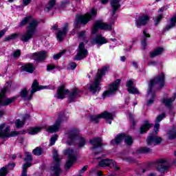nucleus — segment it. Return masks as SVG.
Here are the masks:
<instances>
[{
  "label": "nucleus",
  "mask_w": 176,
  "mask_h": 176,
  "mask_svg": "<svg viewBox=\"0 0 176 176\" xmlns=\"http://www.w3.org/2000/svg\"><path fill=\"white\" fill-rule=\"evenodd\" d=\"M44 127L46 126H43V127H35V128H32L30 131L29 132V134H31L32 135H35V134H38L43 129Z\"/></svg>",
  "instance_id": "obj_39"
},
{
  "label": "nucleus",
  "mask_w": 176,
  "mask_h": 176,
  "mask_svg": "<svg viewBox=\"0 0 176 176\" xmlns=\"http://www.w3.org/2000/svg\"><path fill=\"white\" fill-rule=\"evenodd\" d=\"M7 31L8 30L6 29H3V30L0 31V38H2V36L5 35Z\"/></svg>",
  "instance_id": "obj_57"
},
{
  "label": "nucleus",
  "mask_w": 176,
  "mask_h": 176,
  "mask_svg": "<svg viewBox=\"0 0 176 176\" xmlns=\"http://www.w3.org/2000/svg\"><path fill=\"white\" fill-rule=\"evenodd\" d=\"M168 140H175L176 138V130L175 128H173L171 129H170L169 131H168Z\"/></svg>",
  "instance_id": "obj_37"
},
{
  "label": "nucleus",
  "mask_w": 176,
  "mask_h": 176,
  "mask_svg": "<svg viewBox=\"0 0 176 176\" xmlns=\"http://www.w3.org/2000/svg\"><path fill=\"white\" fill-rule=\"evenodd\" d=\"M78 38H79V39H85L86 38V31L85 30H82L81 32H78Z\"/></svg>",
  "instance_id": "obj_46"
},
{
  "label": "nucleus",
  "mask_w": 176,
  "mask_h": 176,
  "mask_svg": "<svg viewBox=\"0 0 176 176\" xmlns=\"http://www.w3.org/2000/svg\"><path fill=\"white\" fill-rule=\"evenodd\" d=\"M133 80H129L126 81V87H129V89H130L131 87H132V86H133Z\"/></svg>",
  "instance_id": "obj_56"
},
{
  "label": "nucleus",
  "mask_w": 176,
  "mask_h": 176,
  "mask_svg": "<svg viewBox=\"0 0 176 176\" xmlns=\"http://www.w3.org/2000/svg\"><path fill=\"white\" fill-rule=\"evenodd\" d=\"M43 89H46V87L40 85L36 80H34L32 85V90L30 93L27 90L26 88H24L21 91V97L25 100V101H30V100H32V96L34 94L36 93V91H39V90H43Z\"/></svg>",
  "instance_id": "obj_3"
},
{
  "label": "nucleus",
  "mask_w": 176,
  "mask_h": 176,
  "mask_svg": "<svg viewBox=\"0 0 176 176\" xmlns=\"http://www.w3.org/2000/svg\"><path fill=\"white\" fill-rule=\"evenodd\" d=\"M175 24H176V14L174 15L173 17L170 19V25H166L164 28V31H168L169 30H171V28H174V27H175Z\"/></svg>",
  "instance_id": "obj_32"
},
{
  "label": "nucleus",
  "mask_w": 176,
  "mask_h": 176,
  "mask_svg": "<svg viewBox=\"0 0 176 176\" xmlns=\"http://www.w3.org/2000/svg\"><path fill=\"white\" fill-rule=\"evenodd\" d=\"M153 126V124L149 123V121L144 120V124L140 126V134H144V133H146L148 130L151 129Z\"/></svg>",
  "instance_id": "obj_28"
},
{
  "label": "nucleus",
  "mask_w": 176,
  "mask_h": 176,
  "mask_svg": "<svg viewBox=\"0 0 176 176\" xmlns=\"http://www.w3.org/2000/svg\"><path fill=\"white\" fill-rule=\"evenodd\" d=\"M75 137H76L75 133L69 135V138L72 140V141H74V140H75Z\"/></svg>",
  "instance_id": "obj_61"
},
{
  "label": "nucleus",
  "mask_w": 176,
  "mask_h": 176,
  "mask_svg": "<svg viewBox=\"0 0 176 176\" xmlns=\"http://www.w3.org/2000/svg\"><path fill=\"white\" fill-rule=\"evenodd\" d=\"M154 85H157L160 87H163L164 86V74L161 73L160 75L155 77L154 79L150 81L148 88L147 89V96L148 97L151 96V98L147 101V105L148 106L152 105V104L155 102L156 96L155 95V93L152 92V89L153 88Z\"/></svg>",
  "instance_id": "obj_1"
},
{
  "label": "nucleus",
  "mask_w": 176,
  "mask_h": 176,
  "mask_svg": "<svg viewBox=\"0 0 176 176\" xmlns=\"http://www.w3.org/2000/svg\"><path fill=\"white\" fill-rule=\"evenodd\" d=\"M142 46L143 49L146 47V40L144 38V41H142Z\"/></svg>",
  "instance_id": "obj_58"
},
{
  "label": "nucleus",
  "mask_w": 176,
  "mask_h": 176,
  "mask_svg": "<svg viewBox=\"0 0 176 176\" xmlns=\"http://www.w3.org/2000/svg\"><path fill=\"white\" fill-rule=\"evenodd\" d=\"M132 65H133V67H135V68H138V65L137 64V63L132 62Z\"/></svg>",
  "instance_id": "obj_63"
},
{
  "label": "nucleus",
  "mask_w": 176,
  "mask_h": 176,
  "mask_svg": "<svg viewBox=\"0 0 176 176\" xmlns=\"http://www.w3.org/2000/svg\"><path fill=\"white\" fill-rule=\"evenodd\" d=\"M79 94V89L76 88L74 89L73 92L69 96V102H73L76 98V96Z\"/></svg>",
  "instance_id": "obj_36"
},
{
  "label": "nucleus",
  "mask_w": 176,
  "mask_h": 176,
  "mask_svg": "<svg viewBox=\"0 0 176 176\" xmlns=\"http://www.w3.org/2000/svg\"><path fill=\"white\" fill-rule=\"evenodd\" d=\"M57 138H58V136L55 135L54 136H52L50 138V146H52V145H54V144H56V141L57 140Z\"/></svg>",
  "instance_id": "obj_50"
},
{
  "label": "nucleus",
  "mask_w": 176,
  "mask_h": 176,
  "mask_svg": "<svg viewBox=\"0 0 176 176\" xmlns=\"http://www.w3.org/2000/svg\"><path fill=\"white\" fill-rule=\"evenodd\" d=\"M56 68V66L54 65H48L47 66V71H53Z\"/></svg>",
  "instance_id": "obj_54"
},
{
  "label": "nucleus",
  "mask_w": 176,
  "mask_h": 176,
  "mask_svg": "<svg viewBox=\"0 0 176 176\" xmlns=\"http://www.w3.org/2000/svg\"><path fill=\"white\" fill-rule=\"evenodd\" d=\"M101 3H102L103 5H105V3H108V0H101Z\"/></svg>",
  "instance_id": "obj_64"
},
{
  "label": "nucleus",
  "mask_w": 176,
  "mask_h": 176,
  "mask_svg": "<svg viewBox=\"0 0 176 176\" xmlns=\"http://www.w3.org/2000/svg\"><path fill=\"white\" fill-rule=\"evenodd\" d=\"M68 93H69V91H68V89H65V85H62L58 89L56 97L57 98L63 100V98H65V96L68 94Z\"/></svg>",
  "instance_id": "obj_23"
},
{
  "label": "nucleus",
  "mask_w": 176,
  "mask_h": 176,
  "mask_svg": "<svg viewBox=\"0 0 176 176\" xmlns=\"http://www.w3.org/2000/svg\"><path fill=\"white\" fill-rule=\"evenodd\" d=\"M25 157L24 160L26 163L23 165V170L21 176H27V169L28 167H31V166H32V155L31 153H30V152H25Z\"/></svg>",
  "instance_id": "obj_14"
},
{
  "label": "nucleus",
  "mask_w": 176,
  "mask_h": 176,
  "mask_svg": "<svg viewBox=\"0 0 176 176\" xmlns=\"http://www.w3.org/2000/svg\"><path fill=\"white\" fill-rule=\"evenodd\" d=\"M107 42V38L101 34L97 35L96 38H92L91 41V45H104Z\"/></svg>",
  "instance_id": "obj_22"
},
{
  "label": "nucleus",
  "mask_w": 176,
  "mask_h": 176,
  "mask_svg": "<svg viewBox=\"0 0 176 176\" xmlns=\"http://www.w3.org/2000/svg\"><path fill=\"white\" fill-rule=\"evenodd\" d=\"M164 118H166V113H162L161 115L157 116L155 119V123H160Z\"/></svg>",
  "instance_id": "obj_43"
},
{
  "label": "nucleus",
  "mask_w": 176,
  "mask_h": 176,
  "mask_svg": "<svg viewBox=\"0 0 176 176\" xmlns=\"http://www.w3.org/2000/svg\"><path fill=\"white\" fill-rule=\"evenodd\" d=\"M97 14V10L92 9L91 13L85 14V15H77L76 18V23L79 24H87L92 17Z\"/></svg>",
  "instance_id": "obj_7"
},
{
  "label": "nucleus",
  "mask_w": 176,
  "mask_h": 176,
  "mask_svg": "<svg viewBox=\"0 0 176 176\" xmlns=\"http://www.w3.org/2000/svg\"><path fill=\"white\" fill-rule=\"evenodd\" d=\"M128 91L131 94H138V89H137V88H134L133 87H131V88H129L128 89Z\"/></svg>",
  "instance_id": "obj_48"
},
{
  "label": "nucleus",
  "mask_w": 176,
  "mask_h": 176,
  "mask_svg": "<svg viewBox=\"0 0 176 176\" xmlns=\"http://www.w3.org/2000/svg\"><path fill=\"white\" fill-rule=\"evenodd\" d=\"M21 70L28 74H32L35 71V67L32 63H28L21 67Z\"/></svg>",
  "instance_id": "obj_25"
},
{
  "label": "nucleus",
  "mask_w": 176,
  "mask_h": 176,
  "mask_svg": "<svg viewBox=\"0 0 176 176\" xmlns=\"http://www.w3.org/2000/svg\"><path fill=\"white\" fill-rule=\"evenodd\" d=\"M163 52H164V49L163 47L156 48L150 53V57H151V58H153L155 57H157V56H160V54H162Z\"/></svg>",
  "instance_id": "obj_30"
},
{
  "label": "nucleus",
  "mask_w": 176,
  "mask_h": 176,
  "mask_svg": "<svg viewBox=\"0 0 176 176\" xmlns=\"http://www.w3.org/2000/svg\"><path fill=\"white\" fill-rule=\"evenodd\" d=\"M56 5V0H50L48 4L45 8V12H50Z\"/></svg>",
  "instance_id": "obj_38"
},
{
  "label": "nucleus",
  "mask_w": 176,
  "mask_h": 176,
  "mask_svg": "<svg viewBox=\"0 0 176 176\" xmlns=\"http://www.w3.org/2000/svg\"><path fill=\"white\" fill-rule=\"evenodd\" d=\"M64 53H65V50H63L61 52H59L58 54L54 55V60H58V58H60V57H61L64 54Z\"/></svg>",
  "instance_id": "obj_49"
},
{
  "label": "nucleus",
  "mask_w": 176,
  "mask_h": 176,
  "mask_svg": "<svg viewBox=\"0 0 176 176\" xmlns=\"http://www.w3.org/2000/svg\"><path fill=\"white\" fill-rule=\"evenodd\" d=\"M163 19V14H160L154 19L155 25H157L162 19Z\"/></svg>",
  "instance_id": "obj_45"
},
{
  "label": "nucleus",
  "mask_w": 176,
  "mask_h": 176,
  "mask_svg": "<svg viewBox=\"0 0 176 176\" xmlns=\"http://www.w3.org/2000/svg\"><path fill=\"white\" fill-rule=\"evenodd\" d=\"M163 52H164V49L163 47L156 48L150 53V57H151V58H153L155 57H157V56H160V54H162Z\"/></svg>",
  "instance_id": "obj_31"
},
{
  "label": "nucleus",
  "mask_w": 176,
  "mask_h": 176,
  "mask_svg": "<svg viewBox=\"0 0 176 176\" xmlns=\"http://www.w3.org/2000/svg\"><path fill=\"white\" fill-rule=\"evenodd\" d=\"M90 144L93 145L91 149H96V148L102 146V140L100 138H95L90 140Z\"/></svg>",
  "instance_id": "obj_24"
},
{
  "label": "nucleus",
  "mask_w": 176,
  "mask_h": 176,
  "mask_svg": "<svg viewBox=\"0 0 176 176\" xmlns=\"http://www.w3.org/2000/svg\"><path fill=\"white\" fill-rule=\"evenodd\" d=\"M108 69H109V66H104L101 69H98L96 77L89 87L90 91H91L93 94H96L97 91H100L101 90V87H100L101 78L105 75V72L108 71Z\"/></svg>",
  "instance_id": "obj_2"
},
{
  "label": "nucleus",
  "mask_w": 176,
  "mask_h": 176,
  "mask_svg": "<svg viewBox=\"0 0 176 176\" xmlns=\"http://www.w3.org/2000/svg\"><path fill=\"white\" fill-rule=\"evenodd\" d=\"M129 116L131 122H132V127L134 128L135 126V120L134 119V115L129 113Z\"/></svg>",
  "instance_id": "obj_47"
},
{
  "label": "nucleus",
  "mask_w": 176,
  "mask_h": 176,
  "mask_svg": "<svg viewBox=\"0 0 176 176\" xmlns=\"http://www.w3.org/2000/svg\"><path fill=\"white\" fill-rule=\"evenodd\" d=\"M101 118H103L104 119H107V120H113V115H112V113H109L107 111H104L98 116H90L91 120H92V122H94L95 123H98V122L100 121V119H101Z\"/></svg>",
  "instance_id": "obj_17"
},
{
  "label": "nucleus",
  "mask_w": 176,
  "mask_h": 176,
  "mask_svg": "<svg viewBox=\"0 0 176 176\" xmlns=\"http://www.w3.org/2000/svg\"><path fill=\"white\" fill-rule=\"evenodd\" d=\"M147 23H149V16L143 15L138 17L136 20V25L138 28H140L141 25H145Z\"/></svg>",
  "instance_id": "obj_21"
},
{
  "label": "nucleus",
  "mask_w": 176,
  "mask_h": 176,
  "mask_svg": "<svg viewBox=\"0 0 176 176\" xmlns=\"http://www.w3.org/2000/svg\"><path fill=\"white\" fill-rule=\"evenodd\" d=\"M148 65H156L155 61L149 62Z\"/></svg>",
  "instance_id": "obj_62"
},
{
  "label": "nucleus",
  "mask_w": 176,
  "mask_h": 176,
  "mask_svg": "<svg viewBox=\"0 0 176 176\" xmlns=\"http://www.w3.org/2000/svg\"><path fill=\"white\" fill-rule=\"evenodd\" d=\"M76 68V63H71L69 65L68 69H75Z\"/></svg>",
  "instance_id": "obj_53"
},
{
  "label": "nucleus",
  "mask_w": 176,
  "mask_h": 176,
  "mask_svg": "<svg viewBox=\"0 0 176 176\" xmlns=\"http://www.w3.org/2000/svg\"><path fill=\"white\" fill-rule=\"evenodd\" d=\"M124 140L126 145L133 144V138H131V136L126 135V134H124Z\"/></svg>",
  "instance_id": "obj_40"
},
{
  "label": "nucleus",
  "mask_w": 176,
  "mask_h": 176,
  "mask_svg": "<svg viewBox=\"0 0 176 176\" xmlns=\"http://www.w3.org/2000/svg\"><path fill=\"white\" fill-rule=\"evenodd\" d=\"M87 54L89 53L87 50L85 49V43H80L78 45V52L76 56V60H82V58L87 57Z\"/></svg>",
  "instance_id": "obj_19"
},
{
  "label": "nucleus",
  "mask_w": 176,
  "mask_h": 176,
  "mask_svg": "<svg viewBox=\"0 0 176 176\" xmlns=\"http://www.w3.org/2000/svg\"><path fill=\"white\" fill-rule=\"evenodd\" d=\"M138 152L139 153H151L152 152V149L148 147H142L138 149Z\"/></svg>",
  "instance_id": "obj_41"
},
{
  "label": "nucleus",
  "mask_w": 176,
  "mask_h": 176,
  "mask_svg": "<svg viewBox=\"0 0 176 176\" xmlns=\"http://www.w3.org/2000/svg\"><path fill=\"white\" fill-rule=\"evenodd\" d=\"M20 134L19 132L16 131H12L10 133V126H6L5 128V124H1L0 125V138H8L9 137H16Z\"/></svg>",
  "instance_id": "obj_8"
},
{
  "label": "nucleus",
  "mask_w": 176,
  "mask_h": 176,
  "mask_svg": "<svg viewBox=\"0 0 176 176\" xmlns=\"http://www.w3.org/2000/svg\"><path fill=\"white\" fill-rule=\"evenodd\" d=\"M67 120L68 118L65 116H60L54 125L48 126V128L46 129V131L48 133H57V131L60 130V124H61L63 122H65V120Z\"/></svg>",
  "instance_id": "obj_13"
},
{
  "label": "nucleus",
  "mask_w": 176,
  "mask_h": 176,
  "mask_svg": "<svg viewBox=\"0 0 176 176\" xmlns=\"http://www.w3.org/2000/svg\"><path fill=\"white\" fill-rule=\"evenodd\" d=\"M32 153L36 156H41L43 153V150L41 147H36L33 150Z\"/></svg>",
  "instance_id": "obj_42"
},
{
  "label": "nucleus",
  "mask_w": 176,
  "mask_h": 176,
  "mask_svg": "<svg viewBox=\"0 0 176 176\" xmlns=\"http://www.w3.org/2000/svg\"><path fill=\"white\" fill-rule=\"evenodd\" d=\"M32 21H36V23H39L38 21H36V19H34L32 16H26L19 23V27H24V25H25V24H27L28 23H29V25L31 24V23H32Z\"/></svg>",
  "instance_id": "obj_26"
},
{
  "label": "nucleus",
  "mask_w": 176,
  "mask_h": 176,
  "mask_svg": "<svg viewBox=\"0 0 176 176\" xmlns=\"http://www.w3.org/2000/svg\"><path fill=\"white\" fill-rule=\"evenodd\" d=\"M29 118L30 116L26 115L23 120H20V119L16 120L15 122V126L16 129H21V127H23L25 123V119H28Z\"/></svg>",
  "instance_id": "obj_33"
},
{
  "label": "nucleus",
  "mask_w": 176,
  "mask_h": 176,
  "mask_svg": "<svg viewBox=\"0 0 176 176\" xmlns=\"http://www.w3.org/2000/svg\"><path fill=\"white\" fill-rule=\"evenodd\" d=\"M14 58H18V57H19L20 56H21V51L20 50H17L16 51H15L14 52Z\"/></svg>",
  "instance_id": "obj_51"
},
{
  "label": "nucleus",
  "mask_w": 176,
  "mask_h": 176,
  "mask_svg": "<svg viewBox=\"0 0 176 176\" xmlns=\"http://www.w3.org/2000/svg\"><path fill=\"white\" fill-rule=\"evenodd\" d=\"M98 167H111V168H115V170H119V166L116 165V162L113 160H101L98 164Z\"/></svg>",
  "instance_id": "obj_16"
},
{
  "label": "nucleus",
  "mask_w": 176,
  "mask_h": 176,
  "mask_svg": "<svg viewBox=\"0 0 176 176\" xmlns=\"http://www.w3.org/2000/svg\"><path fill=\"white\" fill-rule=\"evenodd\" d=\"M64 154L68 156V160L65 164V168L66 170H68L71 168V166H72L74 163L76 162V156L75 155L74 150L71 148L65 150Z\"/></svg>",
  "instance_id": "obj_11"
},
{
  "label": "nucleus",
  "mask_w": 176,
  "mask_h": 176,
  "mask_svg": "<svg viewBox=\"0 0 176 176\" xmlns=\"http://www.w3.org/2000/svg\"><path fill=\"white\" fill-rule=\"evenodd\" d=\"M53 163L51 167L53 173L52 176H60L61 173V169L60 168V162H61V158L58 156V152L57 150H53Z\"/></svg>",
  "instance_id": "obj_6"
},
{
  "label": "nucleus",
  "mask_w": 176,
  "mask_h": 176,
  "mask_svg": "<svg viewBox=\"0 0 176 176\" xmlns=\"http://www.w3.org/2000/svg\"><path fill=\"white\" fill-rule=\"evenodd\" d=\"M79 141H80L79 146H80V147L83 146L85 145V138H80V140H79Z\"/></svg>",
  "instance_id": "obj_55"
},
{
  "label": "nucleus",
  "mask_w": 176,
  "mask_h": 176,
  "mask_svg": "<svg viewBox=\"0 0 176 176\" xmlns=\"http://www.w3.org/2000/svg\"><path fill=\"white\" fill-rule=\"evenodd\" d=\"M87 166H85L82 169H80V170H79V173H80V174H82V173H85V171H86V170H87Z\"/></svg>",
  "instance_id": "obj_59"
},
{
  "label": "nucleus",
  "mask_w": 176,
  "mask_h": 176,
  "mask_svg": "<svg viewBox=\"0 0 176 176\" xmlns=\"http://www.w3.org/2000/svg\"><path fill=\"white\" fill-rule=\"evenodd\" d=\"M122 80L120 79H117L116 81L109 86V90L105 91L102 96L104 98V97H109V96H112V94H115L116 91H118V89H119V86H120V82Z\"/></svg>",
  "instance_id": "obj_12"
},
{
  "label": "nucleus",
  "mask_w": 176,
  "mask_h": 176,
  "mask_svg": "<svg viewBox=\"0 0 176 176\" xmlns=\"http://www.w3.org/2000/svg\"><path fill=\"white\" fill-rule=\"evenodd\" d=\"M124 137V133L119 134L117 135V137L115 138L114 140H111L112 145H116L118 144H120L122 141H123Z\"/></svg>",
  "instance_id": "obj_34"
},
{
  "label": "nucleus",
  "mask_w": 176,
  "mask_h": 176,
  "mask_svg": "<svg viewBox=\"0 0 176 176\" xmlns=\"http://www.w3.org/2000/svg\"><path fill=\"white\" fill-rule=\"evenodd\" d=\"M14 0H9V2H13ZM31 3V0H23V5L24 6H27L28 5H30Z\"/></svg>",
  "instance_id": "obj_52"
},
{
  "label": "nucleus",
  "mask_w": 176,
  "mask_h": 176,
  "mask_svg": "<svg viewBox=\"0 0 176 176\" xmlns=\"http://www.w3.org/2000/svg\"><path fill=\"white\" fill-rule=\"evenodd\" d=\"M20 36V34L14 33L12 34L10 36H7L4 38V42H10V41H14V39H17Z\"/></svg>",
  "instance_id": "obj_35"
},
{
  "label": "nucleus",
  "mask_w": 176,
  "mask_h": 176,
  "mask_svg": "<svg viewBox=\"0 0 176 176\" xmlns=\"http://www.w3.org/2000/svg\"><path fill=\"white\" fill-rule=\"evenodd\" d=\"M98 29L100 30H112V25L107 24L101 21H98L94 25L92 34H97Z\"/></svg>",
  "instance_id": "obj_15"
},
{
  "label": "nucleus",
  "mask_w": 176,
  "mask_h": 176,
  "mask_svg": "<svg viewBox=\"0 0 176 176\" xmlns=\"http://www.w3.org/2000/svg\"><path fill=\"white\" fill-rule=\"evenodd\" d=\"M159 129H160V124H159V122H156L154 125L155 131H153V133H150L146 140V143L148 146H156V145L162 144V141H163V140L162 139V138H158L157 136Z\"/></svg>",
  "instance_id": "obj_4"
},
{
  "label": "nucleus",
  "mask_w": 176,
  "mask_h": 176,
  "mask_svg": "<svg viewBox=\"0 0 176 176\" xmlns=\"http://www.w3.org/2000/svg\"><path fill=\"white\" fill-rule=\"evenodd\" d=\"M176 94H173V97L170 98H164L162 99V102L164 104L165 107L167 108H171L173 102L175 101Z\"/></svg>",
  "instance_id": "obj_27"
},
{
  "label": "nucleus",
  "mask_w": 176,
  "mask_h": 176,
  "mask_svg": "<svg viewBox=\"0 0 176 176\" xmlns=\"http://www.w3.org/2000/svg\"><path fill=\"white\" fill-rule=\"evenodd\" d=\"M68 23H65L63 28V31L58 30L57 34H56V38L59 42H61L64 39V36L67 35V33L68 32Z\"/></svg>",
  "instance_id": "obj_20"
},
{
  "label": "nucleus",
  "mask_w": 176,
  "mask_h": 176,
  "mask_svg": "<svg viewBox=\"0 0 176 176\" xmlns=\"http://www.w3.org/2000/svg\"><path fill=\"white\" fill-rule=\"evenodd\" d=\"M120 0H111L110 3L111 6L113 9L112 11V15L114 16V14L116 13V10L120 8V4L119 3Z\"/></svg>",
  "instance_id": "obj_29"
},
{
  "label": "nucleus",
  "mask_w": 176,
  "mask_h": 176,
  "mask_svg": "<svg viewBox=\"0 0 176 176\" xmlns=\"http://www.w3.org/2000/svg\"><path fill=\"white\" fill-rule=\"evenodd\" d=\"M8 174V166H3L0 169V176H6Z\"/></svg>",
  "instance_id": "obj_44"
},
{
  "label": "nucleus",
  "mask_w": 176,
  "mask_h": 176,
  "mask_svg": "<svg viewBox=\"0 0 176 176\" xmlns=\"http://www.w3.org/2000/svg\"><path fill=\"white\" fill-rule=\"evenodd\" d=\"M8 91V88L4 87L1 89V92L0 93V107H6L9 105V104H12V102H14L16 101V97H13L11 98H8L5 96V93Z\"/></svg>",
  "instance_id": "obj_10"
},
{
  "label": "nucleus",
  "mask_w": 176,
  "mask_h": 176,
  "mask_svg": "<svg viewBox=\"0 0 176 176\" xmlns=\"http://www.w3.org/2000/svg\"><path fill=\"white\" fill-rule=\"evenodd\" d=\"M30 58L34 60V61H37V63H41V61H43V60L47 58V52L45 51L34 52L31 55Z\"/></svg>",
  "instance_id": "obj_18"
},
{
  "label": "nucleus",
  "mask_w": 176,
  "mask_h": 176,
  "mask_svg": "<svg viewBox=\"0 0 176 176\" xmlns=\"http://www.w3.org/2000/svg\"><path fill=\"white\" fill-rule=\"evenodd\" d=\"M39 22H36L33 21L30 25L28 26V29L26 32L21 36V41L22 42H28L30 39H32V36H34L35 32H36V28Z\"/></svg>",
  "instance_id": "obj_5"
},
{
  "label": "nucleus",
  "mask_w": 176,
  "mask_h": 176,
  "mask_svg": "<svg viewBox=\"0 0 176 176\" xmlns=\"http://www.w3.org/2000/svg\"><path fill=\"white\" fill-rule=\"evenodd\" d=\"M156 163L158 164L157 166V171L160 173H164V171H167L168 168H171V162L166 158H160L157 160Z\"/></svg>",
  "instance_id": "obj_9"
},
{
  "label": "nucleus",
  "mask_w": 176,
  "mask_h": 176,
  "mask_svg": "<svg viewBox=\"0 0 176 176\" xmlns=\"http://www.w3.org/2000/svg\"><path fill=\"white\" fill-rule=\"evenodd\" d=\"M143 35L144 38H151V35L146 32V31L143 32Z\"/></svg>",
  "instance_id": "obj_60"
}]
</instances>
